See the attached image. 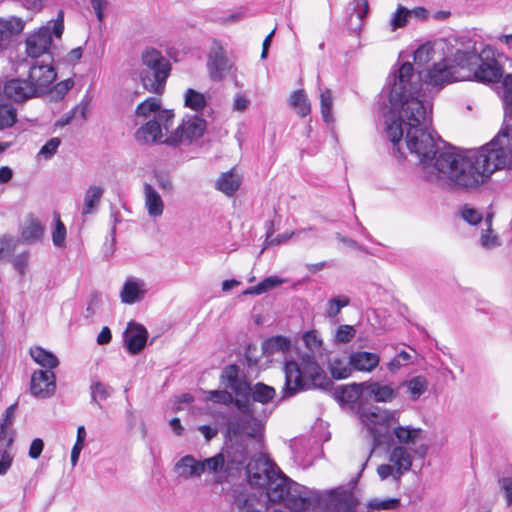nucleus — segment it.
<instances>
[{"instance_id": "1", "label": "nucleus", "mask_w": 512, "mask_h": 512, "mask_svg": "<svg viewBox=\"0 0 512 512\" xmlns=\"http://www.w3.org/2000/svg\"><path fill=\"white\" fill-rule=\"evenodd\" d=\"M414 67L403 63L392 75L389 102L398 117L387 124L386 132L393 143L395 156H402L399 144L405 132L408 150L416 154L421 164L431 167L441 179H447L463 189H474L486 183L491 175L503 168H512V125L504 121L498 134L477 150L455 148L438 152L431 126V107L418 98L421 84L412 81Z\"/></svg>"}, {"instance_id": "2", "label": "nucleus", "mask_w": 512, "mask_h": 512, "mask_svg": "<svg viewBox=\"0 0 512 512\" xmlns=\"http://www.w3.org/2000/svg\"><path fill=\"white\" fill-rule=\"evenodd\" d=\"M450 65L456 81L476 80L478 82H498L503 74L499 62L494 58L490 47L479 49L476 43H469L457 49Z\"/></svg>"}, {"instance_id": "3", "label": "nucleus", "mask_w": 512, "mask_h": 512, "mask_svg": "<svg viewBox=\"0 0 512 512\" xmlns=\"http://www.w3.org/2000/svg\"><path fill=\"white\" fill-rule=\"evenodd\" d=\"M240 387L243 389V398H241L243 405V418L231 420L228 422V429L234 435L246 434L250 438H256L260 432V422L254 417L255 408L254 403L266 405L270 403L276 391L274 387L257 382L252 385L245 378L239 377Z\"/></svg>"}, {"instance_id": "4", "label": "nucleus", "mask_w": 512, "mask_h": 512, "mask_svg": "<svg viewBox=\"0 0 512 512\" xmlns=\"http://www.w3.org/2000/svg\"><path fill=\"white\" fill-rule=\"evenodd\" d=\"M284 373L285 384L281 391L282 399L293 397L312 387H322L327 380L324 370L310 354H304L299 363L287 361L284 365Z\"/></svg>"}, {"instance_id": "5", "label": "nucleus", "mask_w": 512, "mask_h": 512, "mask_svg": "<svg viewBox=\"0 0 512 512\" xmlns=\"http://www.w3.org/2000/svg\"><path fill=\"white\" fill-rule=\"evenodd\" d=\"M171 69L170 61L158 49L145 47L142 50L138 74L146 91L162 95Z\"/></svg>"}, {"instance_id": "6", "label": "nucleus", "mask_w": 512, "mask_h": 512, "mask_svg": "<svg viewBox=\"0 0 512 512\" xmlns=\"http://www.w3.org/2000/svg\"><path fill=\"white\" fill-rule=\"evenodd\" d=\"M63 30L64 12L59 10L52 28L49 26H43L27 37L25 42L27 55L33 59H38L39 57H43V60L53 59L50 53L52 34L59 38L61 37Z\"/></svg>"}, {"instance_id": "7", "label": "nucleus", "mask_w": 512, "mask_h": 512, "mask_svg": "<svg viewBox=\"0 0 512 512\" xmlns=\"http://www.w3.org/2000/svg\"><path fill=\"white\" fill-rule=\"evenodd\" d=\"M220 382L233 393L227 390H210L207 392V400L225 406L234 405L243 415V389L239 384V367L235 364L228 365L224 368L220 376Z\"/></svg>"}, {"instance_id": "8", "label": "nucleus", "mask_w": 512, "mask_h": 512, "mask_svg": "<svg viewBox=\"0 0 512 512\" xmlns=\"http://www.w3.org/2000/svg\"><path fill=\"white\" fill-rule=\"evenodd\" d=\"M359 416L377 445L386 441L389 437L390 426L397 421L394 412L381 409L378 406L360 408Z\"/></svg>"}, {"instance_id": "9", "label": "nucleus", "mask_w": 512, "mask_h": 512, "mask_svg": "<svg viewBox=\"0 0 512 512\" xmlns=\"http://www.w3.org/2000/svg\"><path fill=\"white\" fill-rule=\"evenodd\" d=\"M207 127L206 120L196 115L186 116L182 124L163 142L169 145H178L179 143H191L203 136Z\"/></svg>"}, {"instance_id": "10", "label": "nucleus", "mask_w": 512, "mask_h": 512, "mask_svg": "<svg viewBox=\"0 0 512 512\" xmlns=\"http://www.w3.org/2000/svg\"><path fill=\"white\" fill-rule=\"evenodd\" d=\"M277 469L279 468L270 459L259 455L246 465V474L250 485L263 489Z\"/></svg>"}, {"instance_id": "11", "label": "nucleus", "mask_w": 512, "mask_h": 512, "mask_svg": "<svg viewBox=\"0 0 512 512\" xmlns=\"http://www.w3.org/2000/svg\"><path fill=\"white\" fill-rule=\"evenodd\" d=\"M53 59L35 61L28 74V81L35 88L38 95L43 94L56 79V71L52 65Z\"/></svg>"}, {"instance_id": "12", "label": "nucleus", "mask_w": 512, "mask_h": 512, "mask_svg": "<svg viewBox=\"0 0 512 512\" xmlns=\"http://www.w3.org/2000/svg\"><path fill=\"white\" fill-rule=\"evenodd\" d=\"M207 67L210 78L214 81L222 80L232 68L226 51L218 40L212 41L207 56Z\"/></svg>"}, {"instance_id": "13", "label": "nucleus", "mask_w": 512, "mask_h": 512, "mask_svg": "<svg viewBox=\"0 0 512 512\" xmlns=\"http://www.w3.org/2000/svg\"><path fill=\"white\" fill-rule=\"evenodd\" d=\"M417 79L438 89L456 81L450 65L444 62L434 63L432 67L426 70H419Z\"/></svg>"}, {"instance_id": "14", "label": "nucleus", "mask_w": 512, "mask_h": 512, "mask_svg": "<svg viewBox=\"0 0 512 512\" xmlns=\"http://www.w3.org/2000/svg\"><path fill=\"white\" fill-rule=\"evenodd\" d=\"M3 92L9 100L16 103H23L31 98L39 96L28 79L21 78H12L7 80L4 84Z\"/></svg>"}, {"instance_id": "15", "label": "nucleus", "mask_w": 512, "mask_h": 512, "mask_svg": "<svg viewBox=\"0 0 512 512\" xmlns=\"http://www.w3.org/2000/svg\"><path fill=\"white\" fill-rule=\"evenodd\" d=\"M56 377L53 371L37 370L31 376L30 391L38 398H49L56 390Z\"/></svg>"}, {"instance_id": "16", "label": "nucleus", "mask_w": 512, "mask_h": 512, "mask_svg": "<svg viewBox=\"0 0 512 512\" xmlns=\"http://www.w3.org/2000/svg\"><path fill=\"white\" fill-rule=\"evenodd\" d=\"M148 332L146 328L135 322L128 323L123 333V341L128 352L132 355L140 353L147 342Z\"/></svg>"}, {"instance_id": "17", "label": "nucleus", "mask_w": 512, "mask_h": 512, "mask_svg": "<svg viewBox=\"0 0 512 512\" xmlns=\"http://www.w3.org/2000/svg\"><path fill=\"white\" fill-rule=\"evenodd\" d=\"M311 491L294 481H290L289 492L286 497V505L293 511H306L311 505Z\"/></svg>"}, {"instance_id": "18", "label": "nucleus", "mask_w": 512, "mask_h": 512, "mask_svg": "<svg viewBox=\"0 0 512 512\" xmlns=\"http://www.w3.org/2000/svg\"><path fill=\"white\" fill-rule=\"evenodd\" d=\"M290 481V478L284 475L280 469H277V472L270 479L269 484L263 488L266 490L268 499L274 503L286 500Z\"/></svg>"}, {"instance_id": "19", "label": "nucleus", "mask_w": 512, "mask_h": 512, "mask_svg": "<svg viewBox=\"0 0 512 512\" xmlns=\"http://www.w3.org/2000/svg\"><path fill=\"white\" fill-rule=\"evenodd\" d=\"M232 505L236 512H263L260 497L244 489L233 491Z\"/></svg>"}, {"instance_id": "20", "label": "nucleus", "mask_w": 512, "mask_h": 512, "mask_svg": "<svg viewBox=\"0 0 512 512\" xmlns=\"http://www.w3.org/2000/svg\"><path fill=\"white\" fill-rule=\"evenodd\" d=\"M221 452L224 453L223 456L225 457V465L228 472L241 469L248 459L247 449L240 444H231Z\"/></svg>"}, {"instance_id": "21", "label": "nucleus", "mask_w": 512, "mask_h": 512, "mask_svg": "<svg viewBox=\"0 0 512 512\" xmlns=\"http://www.w3.org/2000/svg\"><path fill=\"white\" fill-rule=\"evenodd\" d=\"M223 452H219L216 455L206 458L201 461L204 472L214 475V483L222 484L228 477V470H226L225 457Z\"/></svg>"}, {"instance_id": "22", "label": "nucleus", "mask_w": 512, "mask_h": 512, "mask_svg": "<svg viewBox=\"0 0 512 512\" xmlns=\"http://www.w3.org/2000/svg\"><path fill=\"white\" fill-rule=\"evenodd\" d=\"M389 461L395 467L394 479L399 480L401 476L408 472L412 466V457L408 450L403 446H395L390 454Z\"/></svg>"}, {"instance_id": "23", "label": "nucleus", "mask_w": 512, "mask_h": 512, "mask_svg": "<svg viewBox=\"0 0 512 512\" xmlns=\"http://www.w3.org/2000/svg\"><path fill=\"white\" fill-rule=\"evenodd\" d=\"M380 358L376 353L356 351L350 354V365L354 370L371 372L379 364Z\"/></svg>"}, {"instance_id": "24", "label": "nucleus", "mask_w": 512, "mask_h": 512, "mask_svg": "<svg viewBox=\"0 0 512 512\" xmlns=\"http://www.w3.org/2000/svg\"><path fill=\"white\" fill-rule=\"evenodd\" d=\"M176 469L180 476L188 478H199L204 473L201 461H197L193 455L183 456L177 463Z\"/></svg>"}, {"instance_id": "25", "label": "nucleus", "mask_w": 512, "mask_h": 512, "mask_svg": "<svg viewBox=\"0 0 512 512\" xmlns=\"http://www.w3.org/2000/svg\"><path fill=\"white\" fill-rule=\"evenodd\" d=\"M145 207L152 218L160 217L163 214L164 203L160 194L148 183L144 184Z\"/></svg>"}, {"instance_id": "26", "label": "nucleus", "mask_w": 512, "mask_h": 512, "mask_svg": "<svg viewBox=\"0 0 512 512\" xmlns=\"http://www.w3.org/2000/svg\"><path fill=\"white\" fill-rule=\"evenodd\" d=\"M143 286V281L128 279L124 283L120 293L121 301L125 304H134L141 300L145 295Z\"/></svg>"}, {"instance_id": "27", "label": "nucleus", "mask_w": 512, "mask_h": 512, "mask_svg": "<svg viewBox=\"0 0 512 512\" xmlns=\"http://www.w3.org/2000/svg\"><path fill=\"white\" fill-rule=\"evenodd\" d=\"M44 236V227L39 219L30 216L22 228L21 238L25 243L31 244L41 241Z\"/></svg>"}, {"instance_id": "28", "label": "nucleus", "mask_w": 512, "mask_h": 512, "mask_svg": "<svg viewBox=\"0 0 512 512\" xmlns=\"http://www.w3.org/2000/svg\"><path fill=\"white\" fill-rule=\"evenodd\" d=\"M241 178L233 170L224 172L216 181L215 187L227 196H233L239 189Z\"/></svg>"}, {"instance_id": "29", "label": "nucleus", "mask_w": 512, "mask_h": 512, "mask_svg": "<svg viewBox=\"0 0 512 512\" xmlns=\"http://www.w3.org/2000/svg\"><path fill=\"white\" fill-rule=\"evenodd\" d=\"M103 194L104 189L102 187L95 185L89 186L84 195V205L81 211L83 216L93 214L97 211Z\"/></svg>"}, {"instance_id": "30", "label": "nucleus", "mask_w": 512, "mask_h": 512, "mask_svg": "<svg viewBox=\"0 0 512 512\" xmlns=\"http://www.w3.org/2000/svg\"><path fill=\"white\" fill-rule=\"evenodd\" d=\"M291 348V341L289 338L276 335L266 339L262 344V351L265 356H272L278 352H288Z\"/></svg>"}, {"instance_id": "31", "label": "nucleus", "mask_w": 512, "mask_h": 512, "mask_svg": "<svg viewBox=\"0 0 512 512\" xmlns=\"http://www.w3.org/2000/svg\"><path fill=\"white\" fill-rule=\"evenodd\" d=\"M367 382L352 383L341 386L336 389L337 398L345 403H355L359 400L364 391H366Z\"/></svg>"}, {"instance_id": "32", "label": "nucleus", "mask_w": 512, "mask_h": 512, "mask_svg": "<svg viewBox=\"0 0 512 512\" xmlns=\"http://www.w3.org/2000/svg\"><path fill=\"white\" fill-rule=\"evenodd\" d=\"M162 129L161 123L154 118L140 127L135 135L138 140L157 142L162 140Z\"/></svg>"}, {"instance_id": "33", "label": "nucleus", "mask_w": 512, "mask_h": 512, "mask_svg": "<svg viewBox=\"0 0 512 512\" xmlns=\"http://www.w3.org/2000/svg\"><path fill=\"white\" fill-rule=\"evenodd\" d=\"M366 391L377 402H390L396 397V392L391 386L377 382H367Z\"/></svg>"}, {"instance_id": "34", "label": "nucleus", "mask_w": 512, "mask_h": 512, "mask_svg": "<svg viewBox=\"0 0 512 512\" xmlns=\"http://www.w3.org/2000/svg\"><path fill=\"white\" fill-rule=\"evenodd\" d=\"M393 434L399 443L410 445L422 438L423 431L421 428L399 425L393 429Z\"/></svg>"}, {"instance_id": "35", "label": "nucleus", "mask_w": 512, "mask_h": 512, "mask_svg": "<svg viewBox=\"0 0 512 512\" xmlns=\"http://www.w3.org/2000/svg\"><path fill=\"white\" fill-rule=\"evenodd\" d=\"M333 505L336 512H355L358 499L351 492H342L335 496Z\"/></svg>"}, {"instance_id": "36", "label": "nucleus", "mask_w": 512, "mask_h": 512, "mask_svg": "<svg viewBox=\"0 0 512 512\" xmlns=\"http://www.w3.org/2000/svg\"><path fill=\"white\" fill-rule=\"evenodd\" d=\"M30 355L36 363L52 371L59 364L57 357L41 347L31 348Z\"/></svg>"}, {"instance_id": "37", "label": "nucleus", "mask_w": 512, "mask_h": 512, "mask_svg": "<svg viewBox=\"0 0 512 512\" xmlns=\"http://www.w3.org/2000/svg\"><path fill=\"white\" fill-rule=\"evenodd\" d=\"M289 102L301 117H305L311 112V104L302 89L294 91L290 96Z\"/></svg>"}, {"instance_id": "38", "label": "nucleus", "mask_w": 512, "mask_h": 512, "mask_svg": "<svg viewBox=\"0 0 512 512\" xmlns=\"http://www.w3.org/2000/svg\"><path fill=\"white\" fill-rule=\"evenodd\" d=\"M184 105L191 110L200 112L206 107L207 100L204 94L188 88L184 94Z\"/></svg>"}, {"instance_id": "39", "label": "nucleus", "mask_w": 512, "mask_h": 512, "mask_svg": "<svg viewBox=\"0 0 512 512\" xmlns=\"http://www.w3.org/2000/svg\"><path fill=\"white\" fill-rule=\"evenodd\" d=\"M283 283V280L277 276H269L263 279L256 286L249 287L244 291L245 295H259L265 293Z\"/></svg>"}, {"instance_id": "40", "label": "nucleus", "mask_w": 512, "mask_h": 512, "mask_svg": "<svg viewBox=\"0 0 512 512\" xmlns=\"http://www.w3.org/2000/svg\"><path fill=\"white\" fill-rule=\"evenodd\" d=\"M405 385L407 386L408 392L410 394V398L413 401H416L427 390L428 381L424 376H415L412 379H410L409 381H406Z\"/></svg>"}, {"instance_id": "41", "label": "nucleus", "mask_w": 512, "mask_h": 512, "mask_svg": "<svg viewBox=\"0 0 512 512\" xmlns=\"http://www.w3.org/2000/svg\"><path fill=\"white\" fill-rule=\"evenodd\" d=\"M353 367L350 365V359L346 362L341 358H334L330 362V372L334 379L348 378L352 373Z\"/></svg>"}, {"instance_id": "42", "label": "nucleus", "mask_w": 512, "mask_h": 512, "mask_svg": "<svg viewBox=\"0 0 512 512\" xmlns=\"http://www.w3.org/2000/svg\"><path fill=\"white\" fill-rule=\"evenodd\" d=\"M320 104H321V114L324 122L331 123L334 121V117L332 114V106H333V97L332 93L329 89H325L320 93Z\"/></svg>"}, {"instance_id": "43", "label": "nucleus", "mask_w": 512, "mask_h": 512, "mask_svg": "<svg viewBox=\"0 0 512 512\" xmlns=\"http://www.w3.org/2000/svg\"><path fill=\"white\" fill-rule=\"evenodd\" d=\"M55 227L52 231V242L55 247L63 248L65 247V240L67 235V230L64 223L61 221L60 216L55 213Z\"/></svg>"}, {"instance_id": "44", "label": "nucleus", "mask_w": 512, "mask_h": 512, "mask_svg": "<svg viewBox=\"0 0 512 512\" xmlns=\"http://www.w3.org/2000/svg\"><path fill=\"white\" fill-rule=\"evenodd\" d=\"M161 101L155 97H149L141 102L135 110L137 116L147 117L150 113H157L160 109Z\"/></svg>"}, {"instance_id": "45", "label": "nucleus", "mask_w": 512, "mask_h": 512, "mask_svg": "<svg viewBox=\"0 0 512 512\" xmlns=\"http://www.w3.org/2000/svg\"><path fill=\"white\" fill-rule=\"evenodd\" d=\"M16 109L7 103L0 104V129L11 127L16 122Z\"/></svg>"}, {"instance_id": "46", "label": "nucleus", "mask_w": 512, "mask_h": 512, "mask_svg": "<svg viewBox=\"0 0 512 512\" xmlns=\"http://www.w3.org/2000/svg\"><path fill=\"white\" fill-rule=\"evenodd\" d=\"M349 304L350 299L345 295L332 298L327 303L326 314L329 318H334L340 313L342 308L348 306Z\"/></svg>"}, {"instance_id": "47", "label": "nucleus", "mask_w": 512, "mask_h": 512, "mask_svg": "<svg viewBox=\"0 0 512 512\" xmlns=\"http://www.w3.org/2000/svg\"><path fill=\"white\" fill-rule=\"evenodd\" d=\"M505 90L503 94V107L505 112V120L506 118L512 119V76L507 75L504 80Z\"/></svg>"}, {"instance_id": "48", "label": "nucleus", "mask_w": 512, "mask_h": 512, "mask_svg": "<svg viewBox=\"0 0 512 512\" xmlns=\"http://www.w3.org/2000/svg\"><path fill=\"white\" fill-rule=\"evenodd\" d=\"M16 407L17 403L10 405L3 414L2 421L0 422V440L5 439L8 434V429L15 418Z\"/></svg>"}, {"instance_id": "49", "label": "nucleus", "mask_w": 512, "mask_h": 512, "mask_svg": "<svg viewBox=\"0 0 512 512\" xmlns=\"http://www.w3.org/2000/svg\"><path fill=\"white\" fill-rule=\"evenodd\" d=\"M434 50L430 45H422L414 52L415 65L420 68L433 59Z\"/></svg>"}, {"instance_id": "50", "label": "nucleus", "mask_w": 512, "mask_h": 512, "mask_svg": "<svg viewBox=\"0 0 512 512\" xmlns=\"http://www.w3.org/2000/svg\"><path fill=\"white\" fill-rule=\"evenodd\" d=\"M409 20L410 16H408V9L402 5H399L390 20L391 29L395 31L398 28H402L406 26Z\"/></svg>"}, {"instance_id": "51", "label": "nucleus", "mask_w": 512, "mask_h": 512, "mask_svg": "<svg viewBox=\"0 0 512 512\" xmlns=\"http://www.w3.org/2000/svg\"><path fill=\"white\" fill-rule=\"evenodd\" d=\"M400 500L398 498H389L385 500L371 499L368 501L367 506L373 510H393L398 508Z\"/></svg>"}, {"instance_id": "52", "label": "nucleus", "mask_w": 512, "mask_h": 512, "mask_svg": "<svg viewBox=\"0 0 512 512\" xmlns=\"http://www.w3.org/2000/svg\"><path fill=\"white\" fill-rule=\"evenodd\" d=\"M112 389L101 382H95L91 385V401L106 400L111 395Z\"/></svg>"}, {"instance_id": "53", "label": "nucleus", "mask_w": 512, "mask_h": 512, "mask_svg": "<svg viewBox=\"0 0 512 512\" xmlns=\"http://www.w3.org/2000/svg\"><path fill=\"white\" fill-rule=\"evenodd\" d=\"M23 26L20 20H7V21H0V34L1 39L8 38L11 36L14 32H20L22 30Z\"/></svg>"}, {"instance_id": "54", "label": "nucleus", "mask_w": 512, "mask_h": 512, "mask_svg": "<svg viewBox=\"0 0 512 512\" xmlns=\"http://www.w3.org/2000/svg\"><path fill=\"white\" fill-rule=\"evenodd\" d=\"M356 334V330L351 325H340L335 333V341L338 343L350 342Z\"/></svg>"}, {"instance_id": "55", "label": "nucleus", "mask_w": 512, "mask_h": 512, "mask_svg": "<svg viewBox=\"0 0 512 512\" xmlns=\"http://www.w3.org/2000/svg\"><path fill=\"white\" fill-rule=\"evenodd\" d=\"M303 341L306 347L311 351L315 352L319 350L322 345V340L320 339L318 333L315 330H310L303 335Z\"/></svg>"}, {"instance_id": "56", "label": "nucleus", "mask_w": 512, "mask_h": 512, "mask_svg": "<svg viewBox=\"0 0 512 512\" xmlns=\"http://www.w3.org/2000/svg\"><path fill=\"white\" fill-rule=\"evenodd\" d=\"M481 245L486 249L500 246L498 236L493 233L492 228H486L481 234Z\"/></svg>"}, {"instance_id": "57", "label": "nucleus", "mask_w": 512, "mask_h": 512, "mask_svg": "<svg viewBox=\"0 0 512 512\" xmlns=\"http://www.w3.org/2000/svg\"><path fill=\"white\" fill-rule=\"evenodd\" d=\"M61 140L58 137L48 140L40 149L39 155L44 156L45 159H50L59 148Z\"/></svg>"}, {"instance_id": "58", "label": "nucleus", "mask_w": 512, "mask_h": 512, "mask_svg": "<svg viewBox=\"0 0 512 512\" xmlns=\"http://www.w3.org/2000/svg\"><path fill=\"white\" fill-rule=\"evenodd\" d=\"M462 218L471 225H477L483 219L482 213L474 208L465 206L461 211Z\"/></svg>"}, {"instance_id": "59", "label": "nucleus", "mask_w": 512, "mask_h": 512, "mask_svg": "<svg viewBox=\"0 0 512 512\" xmlns=\"http://www.w3.org/2000/svg\"><path fill=\"white\" fill-rule=\"evenodd\" d=\"M115 235H116V228H115V226H112L110 229V239H106V241L102 247V254L105 259H109L114 254V252L116 250Z\"/></svg>"}, {"instance_id": "60", "label": "nucleus", "mask_w": 512, "mask_h": 512, "mask_svg": "<svg viewBox=\"0 0 512 512\" xmlns=\"http://www.w3.org/2000/svg\"><path fill=\"white\" fill-rule=\"evenodd\" d=\"M367 12H368L367 0H354V13L350 16V20H352L353 16H355L357 21L360 24L363 17L366 16Z\"/></svg>"}, {"instance_id": "61", "label": "nucleus", "mask_w": 512, "mask_h": 512, "mask_svg": "<svg viewBox=\"0 0 512 512\" xmlns=\"http://www.w3.org/2000/svg\"><path fill=\"white\" fill-rule=\"evenodd\" d=\"M174 117V113L171 110H160L155 114V119L161 123V127L166 131L171 126V121Z\"/></svg>"}, {"instance_id": "62", "label": "nucleus", "mask_w": 512, "mask_h": 512, "mask_svg": "<svg viewBox=\"0 0 512 512\" xmlns=\"http://www.w3.org/2000/svg\"><path fill=\"white\" fill-rule=\"evenodd\" d=\"M499 485L505 494L507 504L512 505V477L508 476L499 479Z\"/></svg>"}, {"instance_id": "63", "label": "nucleus", "mask_w": 512, "mask_h": 512, "mask_svg": "<svg viewBox=\"0 0 512 512\" xmlns=\"http://www.w3.org/2000/svg\"><path fill=\"white\" fill-rule=\"evenodd\" d=\"M0 475H5L10 469L13 457L6 449H0Z\"/></svg>"}, {"instance_id": "64", "label": "nucleus", "mask_w": 512, "mask_h": 512, "mask_svg": "<svg viewBox=\"0 0 512 512\" xmlns=\"http://www.w3.org/2000/svg\"><path fill=\"white\" fill-rule=\"evenodd\" d=\"M44 448V443L42 439L35 438L29 448V457L32 459H37L41 455Z\"/></svg>"}]
</instances>
